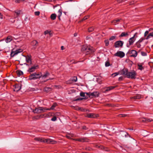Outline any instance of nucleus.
<instances>
[{
	"instance_id": "nucleus-1",
	"label": "nucleus",
	"mask_w": 153,
	"mask_h": 153,
	"mask_svg": "<svg viewBox=\"0 0 153 153\" xmlns=\"http://www.w3.org/2000/svg\"><path fill=\"white\" fill-rule=\"evenodd\" d=\"M120 72L122 74L124 75V76L128 78L131 79H135L136 78L137 73L134 70L132 71L131 72H129L128 69L124 68L121 70Z\"/></svg>"
},
{
	"instance_id": "nucleus-2",
	"label": "nucleus",
	"mask_w": 153,
	"mask_h": 153,
	"mask_svg": "<svg viewBox=\"0 0 153 153\" xmlns=\"http://www.w3.org/2000/svg\"><path fill=\"white\" fill-rule=\"evenodd\" d=\"M42 74L41 72H34L30 74L28 76V79L30 80H36L39 79L41 77Z\"/></svg>"
},
{
	"instance_id": "nucleus-3",
	"label": "nucleus",
	"mask_w": 153,
	"mask_h": 153,
	"mask_svg": "<svg viewBox=\"0 0 153 153\" xmlns=\"http://www.w3.org/2000/svg\"><path fill=\"white\" fill-rule=\"evenodd\" d=\"M48 108L43 107H39L34 109L33 112L34 113L39 114L45 112L46 110H49Z\"/></svg>"
},
{
	"instance_id": "nucleus-4",
	"label": "nucleus",
	"mask_w": 153,
	"mask_h": 153,
	"mask_svg": "<svg viewBox=\"0 0 153 153\" xmlns=\"http://www.w3.org/2000/svg\"><path fill=\"white\" fill-rule=\"evenodd\" d=\"M137 33H136L134 34V36L133 37L129 39L128 40V42L129 43V44L127 45V46L128 47H129V46L132 45L133 43L134 42L135 40V39L134 38V37H137Z\"/></svg>"
},
{
	"instance_id": "nucleus-5",
	"label": "nucleus",
	"mask_w": 153,
	"mask_h": 153,
	"mask_svg": "<svg viewBox=\"0 0 153 153\" xmlns=\"http://www.w3.org/2000/svg\"><path fill=\"white\" fill-rule=\"evenodd\" d=\"M124 42L123 41L119 40L116 41L114 44V46L115 48H122Z\"/></svg>"
},
{
	"instance_id": "nucleus-6",
	"label": "nucleus",
	"mask_w": 153,
	"mask_h": 153,
	"mask_svg": "<svg viewBox=\"0 0 153 153\" xmlns=\"http://www.w3.org/2000/svg\"><path fill=\"white\" fill-rule=\"evenodd\" d=\"M128 53L131 57H136L137 55V51L134 50L129 51Z\"/></svg>"
},
{
	"instance_id": "nucleus-7",
	"label": "nucleus",
	"mask_w": 153,
	"mask_h": 153,
	"mask_svg": "<svg viewBox=\"0 0 153 153\" xmlns=\"http://www.w3.org/2000/svg\"><path fill=\"white\" fill-rule=\"evenodd\" d=\"M85 93L89 96V97H91V96L97 97H99V94L98 91H94L92 93Z\"/></svg>"
},
{
	"instance_id": "nucleus-8",
	"label": "nucleus",
	"mask_w": 153,
	"mask_h": 153,
	"mask_svg": "<svg viewBox=\"0 0 153 153\" xmlns=\"http://www.w3.org/2000/svg\"><path fill=\"white\" fill-rule=\"evenodd\" d=\"M125 53L121 51H118L116 53L114 54V56H117L121 58H123L125 56Z\"/></svg>"
},
{
	"instance_id": "nucleus-9",
	"label": "nucleus",
	"mask_w": 153,
	"mask_h": 153,
	"mask_svg": "<svg viewBox=\"0 0 153 153\" xmlns=\"http://www.w3.org/2000/svg\"><path fill=\"white\" fill-rule=\"evenodd\" d=\"M23 51L22 49H20L17 50H16L14 51H12L10 55L11 57H13L15 55H16L19 53H21Z\"/></svg>"
},
{
	"instance_id": "nucleus-10",
	"label": "nucleus",
	"mask_w": 153,
	"mask_h": 153,
	"mask_svg": "<svg viewBox=\"0 0 153 153\" xmlns=\"http://www.w3.org/2000/svg\"><path fill=\"white\" fill-rule=\"evenodd\" d=\"M45 142L47 143H50L51 144H55L56 143L57 141L51 139H45Z\"/></svg>"
},
{
	"instance_id": "nucleus-11",
	"label": "nucleus",
	"mask_w": 153,
	"mask_h": 153,
	"mask_svg": "<svg viewBox=\"0 0 153 153\" xmlns=\"http://www.w3.org/2000/svg\"><path fill=\"white\" fill-rule=\"evenodd\" d=\"M76 141H79L80 142H88V139L85 137H81L74 139Z\"/></svg>"
},
{
	"instance_id": "nucleus-12",
	"label": "nucleus",
	"mask_w": 153,
	"mask_h": 153,
	"mask_svg": "<svg viewBox=\"0 0 153 153\" xmlns=\"http://www.w3.org/2000/svg\"><path fill=\"white\" fill-rule=\"evenodd\" d=\"M38 68V66L37 65L36 66H34L31 68H29L28 69L27 71L30 73L33 72L35 71V70Z\"/></svg>"
},
{
	"instance_id": "nucleus-13",
	"label": "nucleus",
	"mask_w": 153,
	"mask_h": 153,
	"mask_svg": "<svg viewBox=\"0 0 153 153\" xmlns=\"http://www.w3.org/2000/svg\"><path fill=\"white\" fill-rule=\"evenodd\" d=\"M98 115H97L93 113H89L87 114L85 117L90 118H94L97 117Z\"/></svg>"
},
{
	"instance_id": "nucleus-14",
	"label": "nucleus",
	"mask_w": 153,
	"mask_h": 153,
	"mask_svg": "<svg viewBox=\"0 0 153 153\" xmlns=\"http://www.w3.org/2000/svg\"><path fill=\"white\" fill-rule=\"evenodd\" d=\"M152 121H153V120L148 118H143L141 119V121L146 123L151 122Z\"/></svg>"
},
{
	"instance_id": "nucleus-15",
	"label": "nucleus",
	"mask_w": 153,
	"mask_h": 153,
	"mask_svg": "<svg viewBox=\"0 0 153 153\" xmlns=\"http://www.w3.org/2000/svg\"><path fill=\"white\" fill-rule=\"evenodd\" d=\"M31 55H27L26 56V62L27 63H30L31 64Z\"/></svg>"
},
{
	"instance_id": "nucleus-16",
	"label": "nucleus",
	"mask_w": 153,
	"mask_h": 153,
	"mask_svg": "<svg viewBox=\"0 0 153 153\" xmlns=\"http://www.w3.org/2000/svg\"><path fill=\"white\" fill-rule=\"evenodd\" d=\"M122 20L121 19H114L112 21L111 23L114 25L118 24Z\"/></svg>"
},
{
	"instance_id": "nucleus-17",
	"label": "nucleus",
	"mask_w": 153,
	"mask_h": 153,
	"mask_svg": "<svg viewBox=\"0 0 153 153\" xmlns=\"http://www.w3.org/2000/svg\"><path fill=\"white\" fill-rule=\"evenodd\" d=\"M34 140L37 141H39L40 142H45V139L44 138H42L40 137L35 138L34 139Z\"/></svg>"
},
{
	"instance_id": "nucleus-18",
	"label": "nucleus",
	"mask_w": 153,
	"mask_h": 153,
	"mask_svg": "<svg viewBox=\"0 0 153 153\" xmlns=\"http://www.w3.org/2000/svg\"><path fill=\"white\" fill-rule=\"evenodd\" d=\"M44 115H37V116H34L33 117L32 119L33 120H38L43 117Z\"/></svg>"
},
{
	"instance_id": "nucleus-19",
	"label": "nucleus",
	"mask_w": 153,
	"mask_h": 153,
	"mask_svg": "<svg viewBox=\"0 0 153 153\" xmlns=\"http://www.w3.org/2000/svg\"><path fill=\"white\" fill-rule=\"evenodd\" d=\"M13 40V37L11 36H8L5 40V42L7 43H9L10 42Z\"/></svg>"
},
{
	"instance_id": "nucleus-20",
	"label": "nucleus",
	"mask_w": 153,
	"mask_h": 153,
	"mask_svg": "<svg viewBox=\"0 0 153 153\" xmlns=\"http://www.w3.org/2000/svg\"><path fill=\"white\" fill-rule=\"evenodd\" d=\"M21 89V87L19 85L16 84L15 85V88L14 91H19Z\"/></svg>"
},
{
	"instance_id": "nucleus-21",
	"label": "nucleus",
	"mask_w": 153,
	"mask_h": 153,
	"mask_svg": "<svg viewBox=\"0 0 153 153\" xmlns=\"http://www.w3.org/2000/svg\"><path fill=\"white\" fill-rule=\"evenodd\" d=\"M141 98V96L139 94H137L133 97H131V100H134L136 99H139Z\"/></svg>"
},
{
	"instance_id": "nucleus-22",
	"label": "nucleus",
	"mask_w": 153,
	"mask_h": 153,
	"mask_svg": "<svg viewBox=\"0 0 153 153\" xmlns=\"http://www.w3.org/2000/svg\"><path fill=\"white\" fill-rule=\"evenodd\" d=\"M115 88V86H111L106 88V89H105V91H104V92H106L111 91L114 88Z\"/></svg>"
},
{
	"instance_id": "nucleus-23",
	"label": "nucleus",
	"mask_w": 153,
	"mask_h": 153,
	"mask_svg": "<svg viewBox=\"0 0 153 153\" xmlns=\"http://www.w3.org/2000/svg\"><path fill=\"white\" fill-rule=\"evenodd\" d=\"M52 90V88L49 87H46L44 88L43 90L44 91L46 92L47 93L51 91Z\"/></svg>"
},
{
	"instance_id": "nucleus-24",
	"label": "nucleus",
	"mask_w": 153,
	"mask_h": 153,
	"mask_svg": "<svg viewBox=\"0 0 153 153\" xmlns=\"http://www.w3.org/2000/svg\"><path fill=\"white\" fill-rule=\"evenodd\" d=\"M88 50L91 52V50L90 48H87L85 46H83L81 48V51H86V50Z\"/></svg>"
},
{
	"instance_id": "nucleus-25",
	"label": "nucleus",
	"mask_w": 153,
	"mask_h": 153,
	"mask_svg": "<svg viewBox=\"0 0 153 153\" xmlns=\"http://www.w3.org/2000/svg\"><path fill=\"white\" fill-rule=\"evenodd\" d=\"M127 135H128V134L125 132L122 131L120 132V135L122 137H126Z\"/></svg>"
},
{
	"instance_id": "nucleus-26",
	"label": "nucleus",
	"mask_w": 153,
	"mask_h": 153,
	"mask_svg": "<svg viewBox=\"0 0 153 153\" xmlns=\"http://www.w3.org/2000/svg\"><path fill=\"white\" fill-rule=\"evenodd\" d=\"M128 34L127 32L126 33L125 32H122L121 33L120 35L119 36V37H127L128 36Z\"/></svg>"
},
{
	"instance_id": "nucleus-27",
	"label": "nucleus",
	"mask_w": 153,
	"mask_h": 153,
	"mask_svg": "<svg viewBox=\"0 0 153 153\" xmlns=\"http://www.w3.org/2000/svg\"><path fill=\"white\" fill-rule=\"evenodd\" d=\"M49 75V73L48 72V71H46L45 72V74L44 75H42L41 77H42V78H45L48 77V76Z\"/></svg>"
},
{
	"instance_id": "nucleus-28",
	"label": "nucleus",
	"mask_w": 153,
	"mask_h": 153,
	"mask_svg": "<svg viewBox=\"0 0 153 153\" xmlns=\"http://www.w3.org/2000/svg\"><path fill=\"white\" fill-rule=\"evenodd\" d=\"M62 10L61 9H60L58 11V18L59 19V20H60V16L62 15Z\"/></svg>"
},
{
	"instance_id": "nucleus-29",
	"label": "nucleus",
	"mask_w": 153,
	"mask_h": 153,
	"mask_svg": "<svg viewBox=\"0 0 153 153\" xmlns=\"http://www.w3.org/2000/svg\"><path fill=\"white\" fill-rule=\"evenodd\" d=\"M56 14H55V13L52 14L50 16V18L51 20H54L56 19Z\"/></svg>"
},
{
	"instance_id": "nucleus-30",
	"label": "nucleus",
	"mask_w": 153,
	"mask_h": 153,
	"mask_svg": "<svg viewBox=\"0 0 153 153\" xmlns=\"http://www.w3.org/2000/svg\"><path fill=\"white\" fill-rule=\"evenodd\" d=\"M16 73L18 76H20L22 75L23 74L22 71L20 70H17L16 71Z\"/></svg>"
},
{
	"instance_id": "nucleus-31",
	"label": "nucleus",
	"mask_w": 153,
	"mask_h": 153,
	"mask_svg": "<svg viewBox=\"0 0 153 153\" xmlns=\"http://www.w3.org/2000/svg\"><path fill=\"white\" fill-rule=\"evenodd\" d=\"M57 105V104L55 102L53 103V105L51 106V107L50 108H48L49 110H53L54 109V108H55Z\"/></svg>"
},
{
	"instance_id": "nucleus-32",
	"label": "nucleus",
	"mask_w": 153,
	"mask_h": 153,
	"mask_svg": "<svg viewBox=\"0 0 153 153\" xmlns=\"http://www.w3.org/2000/svg\"><path fill=\"white\" fill-rule=\"evenodd\" d=\"M31 44L33 46H37L38 45V42L36 40H34L32 42Z\"/></svg>"
},
{
	"instance_id": "nucleus-33",
	"label": "nucleus",
	"mask_w": 153,
	"mask_h": 153,
	"mask_svg": "<svg viewBox=\"0 0 153 153\" xmlns=\"http://www.w3.org/2000/svg\"><path fill=\"white\" fill-rule=\"evenodd\" d=\"M151 37H153V32L149 34L146 39H150Z\"/></svg>"
},
{
	"instance_id": "nucleus-34",
	"label": "nucleus",
	"mask_w": 153,
	"mask_h": 153,
	"mask_svg": "<svg viewBox=\"0 0 153 153\" xmlns=\"http://www.w3.org/2000/svg\"><path fill=\"white\" fill-rule=\"evenodd\" d=\"M135 46L137 47L138 48H140L141 46V45L140 43L139 42L137 41L135 44Z\"/></svg>"
},
{
	"instance_id": "nucleus-35",
	"label": "nucleus",
	"mask_w": 153,
	"mask_h": 153,
	"mask_svg": "<svg viewBox=\"0 0 153 153\" xmlns=\"http://www.w3.org/2000/svg\"><path fill=\"white\" fill-rule=\"evenodd\" d=\"M94 28L95 27H90L88 28V31L89 32H92L94 30Z\"/></svg>"
},
{
	"instance_id": "nucleus-36",
	"label": "nucleus",
	"mask_w": 153,
	"mask_h": 153,
	"mask_svg": "<svg viewBox=\"0 0 153 153\" xmlns=\"http://www.w3.org/2000/svg\"><path fill=\"white\" fill-rule=\"evenodd\" d=\"M20 12H21L20 10H18L17 11H16L15 10L14 11V12H15V13H16V16L14 17V18H16V17L20 15Z\"/></svg>"
},
{
	"instance_id": "nucleus-37",
	"label": "nucleus",
	"mask_w": 153,
	"mask_h": 153,
	"mask_svg": "<svg viewBox=\"0 0 153 153\" xmlns=\"http://www.w3.org/2000/svg\"><path fill=\"white\" fill-rule=\"evenodd\" d=\"M99 147L101 149H103L105 151H108V149L107 148H105L104 146H99Z\"/></svg>"
},
{
	"instance_id": "nucleus-38",
	"label": "nucleus",
	"mask_w": 153,
	"mask_h": 153,
	"mask_svg": "<svg viewBox=\"0 0 153 153\" xmlns=\"http://www.w3.org/2000/svg\"><path fill=\"white\" fill-rule=\"evenodd\" d=\"M137 66L138 67V69L140 70H142L144 69L142 65L141 64H138L137 65Z\"/></svg>"
},
{
	"instance_id": "nucleus-39",
	"label": "nucleus",
	"mask_w": 153,
	"mask_h": 153,
	"mask_svg": "<svg viewBox=\"0 0 153 153\" xmlns=\"http://www.w3.org/2000/svg\"><path fill=\"white\" fill-rule=\"evenodd\" d=\"M76 109L77 110H80L82 111H84V109H83V108H82L78 106L77 107Z\"/></svg>"
},
{
	"instance_id": "nucleus-40",
	"label": "nucleus",
	"mask_w": 153,
	"mask_h": 153,
	"mask_svg": "<svg viewBox=\"0 0 153 153\" xmlns=\"http://www.w3.org/2000/svg\"><path fill=\"white\" fill-rule=\"evenodd\" d=\"M54 114L56 117V116H59L61 115V114L60 112H57L55 113Z\"/></svg>"
},
{
	"instance_id": "nucleus-41",
	"label": "nucleus",
	"mask_w": 153,
	"mask_h": 153,
	"mask_svg": "<svg viewBox=\"0 0 153 153\" xmlns=\"http://www.w3.org/2000/svg\"><path fill=\"white\" fill-rule=\"evenodd\" d=\"M105 46H108L109 44V41L108 40H105L104 41Z\"/></svg>"
},
{
	"instance_id": "nucleus-42",
	"label": "nucleus",
	"mask_w": 153,
	"mask_h": 153,
	"mask_svg": "<svg viewBox=\"0 0 153 153\" xmlns=\"http://www.w3.org/2000/svg\"><path fill=\"white\" fill-rule=\"evenodd\" d=\"M116 38V36H111V37H110L109 39V40L110 41L113 40L115 39Z\"/></svg>"
},
{
	"instance_id": "nucleus-43",
	"label": "nucleus",
	"mask_w": 153,
	"mask_h": 153,
	"mask_svg": "<svg viewBox=\"0 0 153 153\" xmlns=\"http://www.w3.org/2000/svg\"><path fill=\"white\" fill-rule=\"evenodd\" d=\"M91 52L89 50H86V54H90L91 53H92V50L91 49Z\"/></svg>"
},
{
	"instance_id": "nucleus-44",
	"label": "nucleus",
	"mask_w": 153,
	"mask_h": 153,
	"mask_svg": "<svg viewBox=\"0 0 153 153\" xmlns=\"http://www.w3.org/2000/svg\"><path fill=\"white\" fill-rule=\"evenodd\" d=\"M119 74V73H118L116 72L112 74V76L113 77H114L117 76V75H118Z\"/></svg>"
},
{
	"instance_id": "nucleus-45",
	"label": "nucleus",
	"mask_w": 153,
	"mask_h": 153,
	"mask_svg": "<svg viewBox=\"0 0 153 153\" xmlns=\"http://www.w3.org/2000/svg\"><path fill=\"white\" fill-rule=\"evenodd\" d=\"M56 117L55 116L51 119V120L53 121H56Z\"/></svg>"
},
{
	"instance_id": "nucleus-46",
	"label": "nucleus",
	"mask_w": 153,
	"mask_h": 153,
	"mask_svg": "<svg viewBox=\"0 0 153 153\" xmlns=\"http://www.w3.org/2000/svg\"><path fill=\"white\" fill-rule=\"evenodd\" d=\"M110 65V63L108 61H107L105 63V66L106 67L109 66Z\"/></svg>"
},
{
	"instance_id": "nucleus-47",
	"label": "nucleus",
	"mask_w": 153,
	"mask_h": 153,
	"mask_svg": "<svg viewBox=\"0 0 153 153\" xmlns=\"http://www.w3.org/2000/svg\"><path fill=\"white\" fill-rule=\"evenodd\" d=\"M141 54L143 56H146L147 55V53L145 52L142 51L141 52Z\"/></svg>"
},
{
	"instance_id": "nucleus-48",
	"label": "nucleus",
	"mask_w": 153,
	"mask_h": 153,
	"mask_svg": "<svg viewBox=\"0 0 153 153\" xmlns=\"http://www.w3.org/2000/svg\"><path fill=\"white\" fill-rule=\"evenodd\" d=\"M85 93L83 92H81L80 94V96L81 97H85Z\"/></svg>"
},
{
	"instance_id": "nucleus-49",
	"label": "nucleus",
	"mask_w": 153,
	"mask_h": 153,
	"mask_svg": "<svg viewBox=\"0 0 153 153\" xmlns=\"http://www.w3.org/2000/svg\"><path fill=\"white\" fill-rule=\"evenodd\" d=\"M145 39L144 38H141L138 41V42H139L141 43V42L143 40Z\"/></svg>"
},
{
	"instance_id": "nucleus-50",
	"label": "nucleus",
	"mask_w": 153,
	"mask_h": 153,
	"mask_svg": "<svg viewBox=\"0 0 153 153\" xmlns=\"http://www.w3.org/2000/svg\"><path fill=\"white\" fill-rule=\"evenodd\" d=\"M77 80V78L76 76H74V77L72 81H74V82H76Z\"/></svg>"
},
{
	"instance_id": "nucleus-51",
	"label": "nucleus",
	"mask_w": 153,
	"mask_h": 153,
	"mask_svg": "<svg viewBox=\"0 0 153 153\" xmlns=\"http://www.w3.org/2000/svg\"><path fill=\"white\" fill-rule=\"evenodd\" d=\"M35 15L36 16H39L40 14V12L39 11H36L34 13Z\"/></svg>"
},
{
	"instance_id": "nucleus-52",
	"label": "nucleus",
	"mask_w": 153,
	"mask_h": 153,
	"mask_svg": "<svg viewBox=\"0 0 153 153\" xmlns=\"http://www.w3.org/2000/svg\"><path fill=\"white\" fill-rule=\"evenodd\" d=\"M149 31L148 30L146 31L144 33V36H146L149 33Z\"/></svg>"
},
{
	"instance_id": "nucleus-53",
	"label": "nucleus",
	"mask_w": 153,
	"mask_h": 153,
	"mask_svg": "<svg viewBox=\"0 0 153 153\" xmlns=\"http://www.w3.org/2000/svg\"><path fill=\"white\" fill-rule=\"evenodd\" d=\"M83 98H77L76 99L74 100L76 101H78V100H82Z\"/></svg>"
},
{
	"instance_id": "nucleus-54",
	"label": "nucleus",
	"mask_w": 153,
	"mask_h": 153,
	"mask_svg": "<svg viewBox=\"0 0 153 153\" xmlns=\"http://www.w3.org/2000/svg\"><path fill=\"white\" fill-rule=\"evenodd\" d=\"M88 16H85L83 19H82V21H83L84 20H86L87 19H88Z\"/></svg>"
},
{
	"instance_id": "nucleus-55",
	"label": "nucleus",
	"mask_w": 153,
	"mask_h": 153,
	"mask_svg": "<svg viewBox=\"0 0 153 153\" xmlns=\"http://www.w3.org/2000/svg\"><path fill=\"white\" fill-rule=\"evenodd\" d=\"M22 0H16L15 1V2L16 3H20L21 1H22Z\"/></svg>"
},
{
	"instance_id": "nucleus-56",
	"label": "nucleus",
	"mask_w": 153,
	"mask_h": 153,
	"mask_svg": "<svg viewBox=\"0 0 153 153\" xmlns=\"http://www.w3.org/2000/svg\"><path fill=\"white\" fill-rule=\"evenodd\" d=\"M82 128L84 130H87L88 129V128L85 126H83L82 127Z\"/></svg>"
},
{
	"instance_id": "nucleus-57",
	"label": "nucleus",
	"mask_w": 153,
	"mask_h": 153,
	"mask_svg": "<svg viewBox=\"0 0 153 153\" xmlns=\"http://www.w3.org/2000/svg\"><path fill=\"white\" fill-rule=\"evenodd\" d=\"M134 3V1H132L129 2V5H131L132 4H133Z\"/></svg>"
},
{
	"instance_id": "nucleus-58",
	"label": "nucleus",
	"mask_w": 153,
	"mask_h": 153,
	"mask_svg": "<svg viewBox=\"0 0 153 153\" xmlns=\"http://www.w3.org/2000/svg\"><path fill=\"white\" fill-rule=\"evenodd\" d=\"M49 33V32L48 30H46L44 32V33H45V34H48Z\"/></svg>"
},
{
	"instance_id": "nucleus-59",
	"label": "nucleus",
	"mask_w": 153,
	"mask_h": 153,
	"mask_svg": "<svg viewBox=\"0 0 153 153\" xmlns=\"http://www.w3.org/2000/svg\"><path fill=\"white\" fill-rule=\"evenodd\" d=\"M3 18V16L1 13H0V19H2Z\"/></svg>"
},
{
	"instance_id": "nucleus-60",
	"label": "nucleus",
	"mask_w": 153,
	"mask_h": 153,
	"mask_svg": "<svg viewBox=\"0 0 153 153\" xmlns=\"http://www.w3.org/2000/svg\"><path fill=\"white\" fill-rule=\"evenodd\" d=\"M66 137H67V138H68V139H71V137H70V136H68V135H66Z\"/></svg>"
},
{
	"instance_id": "nucleus-61",
	"label": "nucleus",
	"mask_w": 153,
	"mask_h": 153,
	"mask_svg": "<svg viewBox=\"0 0 153 153\" xmlns=\"http://www.w3.org/2000/svg\"><path fill=\"white\" fill-rule=\"evenodd\" d=\"M53 79V78H49L47 80H45V81H44V82H46L48 80H50V79Z\"/></svg>"
},
{
	"instance_id": "nucleus-62",
	"label": "nucleus",
	"mask_w": 153,
	"mask_h": 153,
	"mask_svg": "<svg viewBox=\"0 0 153 153\" xmlns=\"http://www.w3.org/2000/svg\"><path fill=\"white\" fill-rule=\"evenodd\" d=\"M52 0H44V1H48L50 2H51L52 1Z\"/></svg>"
},
{
	"instance_id": "nucleus-63",
	"label": "nucleus",
	"mask_w": 153,
	"mask_h": 153,
	"mask_svg": "<svg viewBox=\"0 0 153 153\" xmlns=\"http://www.w3.org/2000/svg\"><path fill=\"white\" fill-rule=\"evenodd\" d=\"M120 115H121L123 117H125V115H126L124 114H120Z\"/></svg>"
},
{
	"instance_id": "nucleus-64",
	"label": "nucleus",
	"mask_w": 153,
	"mask_h": 153,
	"mask_svg": "<svg viewBox=\"0 0 153 153\" xmlns=\"http://www.w3.org/2000/svg\"><path fill=\"white\" fill-rule=\"evenodd\" d=\"M61 49L62 50H63L64 49V46H62L61 47Z\"/></svg>"
}]
</instances>
